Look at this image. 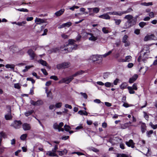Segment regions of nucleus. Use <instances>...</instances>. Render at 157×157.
<instances>
[{
	"label": "nucleus",
	"instance_id": "1",
	"mask_svg": "<svg viewBox=\"0 0 157 157\" xmlns=\"http://www.w3.org/2000/svg\"><path fill=\"white\" fill-rule=\"evenodd\" d=\"M124 18L127 19V21L125 23L124 26V29H127L135 24L136 18H134L133 17L130 15H126Z\"/></svg>",
	"mask_w": 157,
	"mask_h": 157
},
{
	"label": "nucleus",
	"instance_id": "2",
	"mask_svg": "<svg viewBox=\"0 0 157 157\" xmlns=\"http://www.w3.org/2000/svg\"><path fill=\"white\" fill-rule=\"evenodd\" d=\"M148 57L147 54H144L143 53H141L140 55V56L138 59V61L139 63L138 66L141 64V62L143 61L144 63H145L146 59H147Z\"/></svg>",
	"mask_w": 157,
	"mask_h": 157
},
{
	"label": "nucleus",
	"instance_id": "3",
	"mask_svg": "<svg viewBox=\"0 0 157 157\" xmlns=\"http://www.w3.org/2000/svg\"><path fill=\"white\" fill-rule=\"evenodd\" d=\"M70 66V63L64 62L61 63L59 64L56 66L57 68L58 69H60L61 68H67Z\"/></svg>",
	"mask_w": 157,
	"mask_h": 157
},
{
	"label": "nucleus",
	"instance_id": "4",
	"mask_svg": "<svg viewBox=\"0 0 157 157\" xmlns=\"http://www.w3.org/2000/svg\"><path fill=\"white\" fill-rule=\"evenodd\" d=\"M63 125V123L62 122H60L59 124H58L57 123H56L54 124L53 128L55 129H58V131L59 132L60 131L63 132L64 129L61 128Z\"/></svg>",
	"mask_w": 157,
	"mask_h": 157
},
{
	"label": "nucleus",
	"instance_id": "5",
	"mask_svg": "<svg viewBox=\"0 0 157 157\" xmlns=\"http://www.w3.org/2000/svg\"><path fill=\"white\" fill-rule=\"evenodd\" d=\"M88 10H89L90 13L89 15L90 16H94V13H98L100 11V8L98 7L88 8Z\"/></svg>",
	"mask_w": 157,
	"mask_h": 157
},
{
	"label": "nucleus",
	"instance_id": "6",
	"mask_svg": "<svg viewBox=\"0 0 157 157\" xmlns=\"http://www.w3.org/2000/svg\"><path fill=\"white\" fill-rule=\"evenodd\" d=\"M13 116L12 115L11 108L10 106L8 107L7 113L5 115V118L6 120H11L12 119Z\"/></svg>",
	"mask_w": 157,
	"mask_h": 157
},
{
	"label": "nucleus",
	"instance_id": "7",
	"mask_svg": "<svg viewBox=\"0 0 157 157\" xmlns=\"http://www.w3.org/2000/svg\"><path fill=\"white\" fill-rule=\"evenodd\" d=\"M22 123L20 121L15 120L13 123L11 124V126L16 129L19 128L21 126Z\"/></svg>",
	"mask_w": 157,
	"mask_h": 157
},
{
	"label": "nucleus",
	"instance_id": "8",
	"mask_svg": "<svg viewBox=\"0 0 157 157\" xmlns=\"http://www.w3.org/2000/svg\"><path fill=\"white\" fill-rule=\"evenodd\" d=\"M31 104L34 106H40L43 105V101L41 100H38L37 101H35L33 100L30 101Z\"/></svg>",
	"mask_w": 157,
	"mask_h": 157
},
{
	"label": "nucleus",
	"instance_id": "9",
	"mask_svg": "<svg viewBox=\"0 0 157 157\" xmlns=\"http://www.w3.org/2000/svg\"><path fill=\"white\" fill-rule=\"evenodd\" d=\"M128 36L126 35H124L122 38V42L125 44L124 46L125 47L128 46L130 45V43L128 41Z\"/></svg>",
	"mask_w": 157,
	"mask_h": 157
},
{
	"label": "nucleus",
	"instance_id": "10",
	"mask_svg": "<svg viewBox=\"0 0 157 157\" xmlns=\"http://www.w3.org/2000/svg\"><path fill=\"white\" fill-rule=\"evenodd\" d=\"M100 55H94L90 57V59L94 62L97 60H99L100 62H101L102 61V59L100 58Z\"/></svg>",
	"mask_w": 157,
	"mask_h": 157
},
{
	"label": "nucleus",
	"instance_id": "11",
	"mask_svg": "<svg viewBox=\"0 0 157 157\" xmlns=\"http://www.w3.org/2000/svg\"><path fill=\"white\" fill-rule=\"evenodd\" d=\"M154 35L151 34V35H147L146 36L144 39V40L145 41H147L149 40H155V38H154Z\"/></svg>",
	"mask_w": 157,
	"mask_h": 157
},
{
	"label": "nucleus",
	"instance_id": "12",
	"mask_svg": "<svg viewBox=\"0 0 157 157\" xmlns=\"http://www.w3.org/2000/svg\"><path fill=\"white\" fill-rule=\"evenodd\" d=\"M28 55L29 56L31 60H33L35 56V54L33 51L31 49L29 50L27 52Z\"/></svg>",
	"mask_w": 157,
	"mask_h": 157
},
{
	"label": "nucleus",
	"instance_id": "13",
	"mask_svg": "<svg viewBox=\"0 0 157 157\" xmlns=\"http://www.w3.org/2000/svg\"><path fill=\"white\" fill-rule=\"evenodd\" d=\"M149 47L147 45H144L143 46V49L141 51V53H143L144 54H147V53L149 52Z\"/></svg>",
	"mask_w": 157,
	"mask_h": 157
},
{
	"label": "nucleus",
	"instance_id": "14",
	"mask_svg": "<svg viewBox=\"0 0 157 157\" xmlns=\"http://www.w3.org/2000/svg\"><path fill=\"white\" fill-rule=\"evenodd\" d=\"M74 78L72 75L70 76L69 77L64 78H63V81L66 84H68Z\"/></svg>",
	"mask_w": 157,
	"mask_h": 157
},
{
	"label": "nucleus",
	"instance_id": "15",
	"mask_svg": "<svg viewBox=\"0 0 157 157\" xmlns=\"http://www.w3.org/2000/svg\"><path fill=\"white\" fill-rule=\"evenodd\" d=\"M125 144L128 147H131L132 148L134 147L135 144L132 140H130L128 141H126Z\"/></svg>",
	"mask_w": 157,
	"mask_h": 157
},
{
	"label": "nucleus",
	"instance_id": "16",
	"mask_svg": "<svg viewBox=\"0 0 157 157\" xmlns=\"http://www.w3.org/2000/svg\"><path fill=\"white\" fill-rule=\"evenodd\" d=\"M73 46V45L67 44V46H64V48L63 50L65 51L67 50V51L69 52L71 51V50L73 49L74 48Z\"/></svg>",
	"mask_w": 157,
	"mask_h": 157
},
{
	"label": "nucleus",
	"instance_id": "17",
	"mask_svg": "<svg viewBox=\"0 0 157 157\" xmlns=\"http://www.w3.org/2000/svg\"><path fill=\"white\" fill-rule=\"evenodd\" d=\"M108 14V13H104L102 15L99 16L98 17L100 18L105 19L106 20L110 19V17Z\"/></svg>",
	"mask_w": 157,
	"mask_h": 157
},
{
	"label": "nucleus",
	"instance_id": "18",
	"mask_svg": "<svg viewBox=\"0 0 157 157\" xmlns=\"http://www.w3.org/2000/svg\"><path fill=\"white\" fill-rule=\"evenodd\" d=\"M23 129L25 131L29 130L31 129V127L29 124L25 123L22 124Z\"/></svg>",
	"mask_w": 157,
	"mask_h": 157
},
{
	"label": "nucleus",
	"instance_id": "19",
	"mask_svg": "<svg viewBox=\"0 0 157 157\" xmlns=\"http://www.w3.org/2000/svg\"><path fill=\"white\" fill-rule=\"evenodd\" d=\"M138 77V75L137 74H135L132 78H129V82L132 83L135 82Z\"/></svg>",
	"mask_w": 157,
	"mask_h": 157
},
{
	"label": "nucleus",
	"instance_id": "20",
	"mask_svg": "<svg viewBox=\"0 0 157 157\" xmlns=\"http://www.w3.org/2000/svg\"><path fill=\"white\" fill-rule=\"evenodd\" d=\"M85 72V71H78L76 72L75 74L73 75H72V77L74 78V77H75L78 75H82L83 73Z\"/></svg>",
	"mask_w": 157,
	"mask_h": 157
},
{
	"label": "nucleus",
	"instance_id": "21",
	"mask_svg": "<svg viewBox=\"0 0 157 157\" xmlns=\"http://www.w3.org/2000/svg\"><path fill=\"white\" fill-rule=\"evenodd\" d=\"M46 155L52 157L58 156V155L56 153L52 152L51 151H47L46 153Z\"/></svg>",
	"mask_w": 157,
	"mask_h": 157
},
{
	"label": "nucleus",
	"instance_id": "22",
	"mask_svg": "<svg viewBox=\"0 0 157 157\" xmlns=\"http://www.w3.org/2000/svg\"><path fill=\"white\" fill-rule=\"evenodd\" d=\"M64 11L65 10L64 9H61L59 11L56 12L55 13V14L57 17L63 14Z\"/></svg>",
	"mask_w": 157,
	"mask_h": 157
},
{
	"label": "nucleus",
	"instance_id": "23",
	"mask_svg": "<svg viewBox=\"0 0 157 157\" xmlns=\"http://www.w3.org/2000/svg\"><path fill=\"white\" fill-rule=\"evenodd\" d=\"M131 124V122H128L125 123L123 124H121V128L123 129H125L129 126Z\"/></svg>",
	"mask_w": 157,
	"mask_h": 157
},
{
	"label": "nucleus",
	"instance_id": "24",
	"mask_svg": "<svg viewBox=\"0 0 157 157\" xmlns=\"http://www.w3.org/2000/svg\"><path fill=\"white\" fill-rule=\"evenodd\" d=\"M146 125L145 123H142L141 125V130L143 133H144L146 130Z\"/></svg>",
	"mask_w": 157,
	"mask_h": 157
},
{
	"label": "nucleus",
	"instance_id": "25",
	"mask_svg": "<svg viewBox=\"0 0 157 157\" xmlns=\"http://www.w3.org/2000/svg\"><path fill=\"white\" fill-rule=\"evenodd\" d=\"M5 67L7 68H10L12 70H14L15 65L13 64H7L6 65Z\"/></svg>",
	"mask_w": 157,
	"mask_h": 157
},
{
	"label": "nucleus",
	"instance_id": "26",
	"mask_svg": "<svg viewBox=\"0 0 157 157\" xmlns=\"http://www.w3.org/2000/svg\"><path fill=\"white\" fill-rule=\"evenodd\" d=\"M35 21L36 23V24H40L41 23H44V21L40 18H36L35 20Z\"/></svg>",
	"mask_w": 157,
	"mask_h": 157
},
{
	"label": "nucleus",
	"instance_id": "27",
	"mask_svg": "<svg viewBox=\"0 0 157 157\" xmlns=\"http://www.w3.org/2000/svg\"><path fill=\"white\" fill-rule=\"evenodd\" d=\"M48 89L47 88L46 90V92L47 94V97L48 98H50L51 99L53 98V96L52 93L51 91H49V92H47Z\"/></svg>",
	"mask_w": 157,
	"mask_h": 157
},
{
	"label": "nucleus",
	"instance_id": "28",
	"mask_svg": "<svg viewBox=\"0 0 157 157\" xmlns=\"http://www.w3.org/2000/svg\"><path fill=\"white\" fill-rule=\"evenodd\" d=\"M39 62L43 66L48 67V66L47 63L45 61L43 60L42 59H40L39 60Z\"/></svg>",
	"mask_w": 157,
	"mask_h": 157
},
{
	"label": "nucleus",
	"instance_id": "29",
	"mask_svg": "<svg viewBox=\"0 0 157 157\" xmlns=\"http://www.w3.org/2000/svg\"><path fill=\"white\" fill-rule=\"evenodd\" d=\"M140 5L142 6H151L153 5V3L152 2H142L140 3Z\"/></svg>",
	"mask_w": 157,
	"mask_h": 157
},
{
	"label": "nucleus",
	"instance_id": "30",
	"mask_svg": "<svg viewBox=\"0 0 157 157\" xmlns=\"http://www.w3.org/2000/svg\"><path fill=\"white\" fill-rule=\"evenodd\" d=\"M112 50L109 51L108 53H106L104 55H100V56H100L101 59H102V58L103 57H105L107 56L110 54L112 53Z\"/></svg>",
	"mask_w": 157,
	"mask_h": 157
},
{
	"label": "nucleus",
	"instance_id": "31",
	"mask_svg": "<svg viewBox=\"0 0 157 157\" xmlns=\"http://www.w3.org/2000/svg\"><path fill=\"white\" fill-rule=\"evenodd\" d=\"M104 85L105 86L107 87H113V85L112 83L108 82L105 83L104 84Z\"/></svg>",
	"mask_w": 157,
	"mask_h": 157
},
{
	"label": "nucleus",
	"instance_id": "32",
	"mask_svg": "<svg viewBox=\"0 0 157 157\" xmlns=\"http://www.w3.org/2000/svg\"><path fill=\"white\" fill-rule=\"evenodd\" d=\"M128 89L129 90V92L130 94H133L135 93V91L133 90L131 86H128Z\"/></svg>",
	"mask_w": 157,
	"mask_h": 157
},
{
	"label": "nucleus",
	"instance_id": "33",
	"mask_svg": "<svg viewBox=\"0 0 157 157\" xmlns=\"http://www.w3.org/2000/svg\"><path fill=\"white\" fill-rule=\"evenodd\" d=\"M117 157H128V155L125 154L119 153L117 154Z\"/></svg>",
	"mask_w": 157,
	"mask_h": 157
},
{
	"label": "nucleus",
	"instance_id": "34",
	"mask_svg": "<svg viewBox=\"0 0 157 157\" xmlns=\"http://www.w3.org/2000/svg\"><path fill=\"white\" fill-rule=\"evenodd\" d=\"M78 113L81 115L87 116L88 115V113L86 111L83 112L82 110H80L78 111Z\"/></svg>",
	"mask_w": 157,
	"mask_h": 157
},
{
	"label": "nucleus",
	"instance_id": "35",
	"mask_svg": "<svg viewBox=\"0 0 157 157\" xmlns=\"http://www.w3.org/2000/svg\"><path fill=\"white\" fill-rule=\"evenodd\" d=\"M34 112L33 110H31L30 111H27L26 112H25V114L26 117H28L31 114Z\"/></svg>",
	"mask_w": 157,
	"mask_h": 157
},
{
	"label": "nucleus",
	"instance_id": "36",
	"mask_svg": "<svg viewBox=\"0 0 157 157\" xmlns=\"http://www.w3.org/2000/svg\"><path fill=\"white\" fill-rule=\"evenodd\" d=\"M98 39L97 36H91L89 38V40L92 41H95Z\"/></svg>",
	"mask_w": 157,
	"mask_h": 157
},
{
	"label": "nucleus",
	"instance_id": "37",
	"mask_svg": "<svg viewBox=\"0 0 157 157\" xmlns=\"http://www.w3.org/2000/svg\"><path fill=\"white\" fill-rule=\"evenodd\" d=\"M65 130L67 132L69 131V130L71 129V127L68 125L65 124L64 126Z\"/></svg>",
	"mask_w": 157,
	"mask_h": 157
},
{
	"label": "nucleus",
	"instance_id": "38",
	"mask_svg": "<svg viewBox=\"0 0 157 157\" xmlns=\"http://www.w3.org/2000/svg\"><path fill=\"white\" fill-rule=\"evenodd\" d=\"M127 86V84L126 83H123L121 85L120 88L122 89H124L126 88Z\"/></svg>",
	"mask_w": 157,
	"mask_h": 157
},
{
	"label": "nucleus",
	"instance_id": "39",
	"mask_svg": "<svg viewBox=\"0 0 157 157\" xmlns=\"http://www.w3.org/2000/svg\"><path fill=\"white\" fill-rule=\"evenodd\" d=\"M27 134H23L20 137V139L22 140H25L27 137Z\"/></svg>",
	"mask_w": 157,
	"mask_h": 157
},
{
	"label": "nucleus",
	"instance_id": "40",
	"mask_svg": "<svg viewBox=\"0 0 157 157\" xmlns=\"http://www.w3.org/2000/svg\"><path fill=\"white\" fill-rule=\"evenodd\" d=\"M64 27H69L71 25L72 23L71 22H68L63 24Z\"/></svg>",
	"mask_w": 157,
	"mask_h": 157
},
{
	"label": "nucleus",
	"instance_id": "41",
	"mask_svg": "<svg viewBox=\"0 0 157 157\" xmlns=\"http://www.w3.org/2000/svg\"><path fill=\"white\" fill-rule=\"evenodd\" d=\"M62 103L61 102H58L55 104V106L57 108H59L62 106Z\"/></svg>",
	"mask_w": 157,
	"mask_h": 157
},
{
	"label": "nucleus",
	"instance_id": "42",
	"mask_svg": "<svg viewBox=\"0 0 157 157\" xmlns=\"http://www.w3.org/2000/svg\"><path fill=\"white\" fill-rule=\"evenodd\" d=\"M132 57L130 56H127L125 57V59L126 62H129L131 60Z\"/></svg>",
	"mask_w": 157,
	"mask_h": 157
},
{
	"label": "nucleus",
	"instance_id": "43",
	"mask_svg": "<svg viewBox=\"0 0 157 157\" xmlns=\"http://www.w3.org/2000/svg\"><path fill=\"white\" fill-rule=\"evenodd\" d=\"M153 133V131L152 130H150L149 131H148L147 132V136L148 137H151V135Z\"/></svg>",
	"mask_w": 157,
	"mask_h": 157
},
{
	"label": "nucleus",
	"instance_id": "44",
	"mask_svg": "<svg viewBox=\"0 0 157 157\" xmlns=\"http://www.w3.org/2000/svg\"><path fill=\"white\" fill-rule=\"evenodd\" d=\"M16 10L18 11L21 12H28L29 11V10L26 9L22 8L16 9Z\"/></svg>",
	"mask_w": 157,
	"mask_h": 157
},
{
	"label": "nucleus",
	"instance_id": "45",
	"mask_svg": "<svg viewBox=\"0 0 157 157\" xmlns=\"http://www.w3.org/2000/svg\"><path fill=\"white\" fill-rule=\"evenodd\" d=\"M0 134L1 136L2 137L4 138H7V135L5 132H0Z\"/></svg>",
	"mask_w": 157,
	"mask_h": 157
},
{
	"label": "nucleus",
	"instance_id": "46",
	"mask_svg": "<svg viewBox=\"0 0 157 157\" xmlns=\"http://www.w3.org/2000/svg\"><path fill=\"white\" fill-rule=\"evenodd\" d=\"M114 20L116 24L117 25H119L121 21L120 19H114Z\"/></svg>",
	"mask_w": 157,
	"mask_h": 157
},
{
	"label": "nucleus",
	"instance_id": "47",
	"mask_svg": "<svg viewBox=\"0 0 157 157\" xmlns=\"http://www.w3.org/2000/svg\"><path fill=\"white\" fill-rule=\"evenodd\" d=\"M149 125L153 129H155L157 128V124L154 125L151 122L149 123Z\"/></svg>",
	"mask_w": 157,
	"mask_h": 157
},
{
	"label": "nucleus",
	"instance_id": "48",
	"mask_svg": "<svg viewBox=\"0 0 157 157\" xmlns=\"http://www.w3.org/2000/svg\"><path fill=\"white\" fill-rule=\"evenodd\" d=\"M57 151L59 152V155H63L64 153L66 154L67 153V151L66 150H65L63 151Z\"/></svg>",
	"mask_w": 157,
	"mask_h": 157
},
{
	"label": "nucleus",
	"instance_id": "49",
	"mask_svg": "<svg viewBox=\"0 0 157 157\" xmlns=\"http://www.w3.org/2000/svg\"><path fill=\"white\" fill-rule=\"evenodd\" d=\"M147 24L146 23L143 22H140L139 23V26L141 28H143Z\"/></svg>",
	"mask_w": 157,
	"mask_h": 157
},
{
	"label": "nucleus",
	"instance_id": "50",
	"mask_svg": "<svg viewBox=\"0 0 157 157\" xmlns=\"http://www.w3.org/2000/svg\"><path fill=\"white\" fill-rule=\"evenodd\" d=\"M133 11V10L131 8H128L126 10L124 11L125 14L127 13L131 12Z\"/></svg>",
	"mask_w": 157,
	"mask_h": 157
},
{
	"label": "nucleus",
	"instance_id": "51",
	"mask_svg": "<svg viewBox=\"0 0 157 157\" xmlns=\"http://www.w3.org/2000/svg\"><path fill=\"white\" fill-rule=\"evenodd\" d=\"M102 31L104 33H107L109 32L108 30H107L106 28L105 27H103L102 28Z\"/></svg>",
	"mask_w": 157,
	"mask_h": 157
},
{
	"label": "nucleus",
	"instance_id": "52",
	"mask_svg": "<svg viewBox=\"0 0 157 157\" xmlns=\"http://www.w3.org/2000/svg\"><path fill=\"white\" fill-rule=\"evenodd\" d=\"M108 13L109 15H118V12L113 11L112 12H109Z\"/></svg>",
	"mask_w": 157,
	"mask_h": 157
},
{
	"label": "nucleus",
	"instance_id": "53",
	"mask_svg": "<svg viewBox=\"0 0 157 157\" xmlns=\"http://www.w3.org/2000/svg\"><path fill=\"white\" fill-rule=\"evenodd\" d=\"M80 94L84 98L86 99H87L88 96L86 93L81 92Z\"/></svg>",
	"mask_w": 157,
	"mask_h": 157
},
{
	"label": "nucleus",
	"instance_id": "54",
	"mask_svg": "<svg viewBox=\"0 0 157 157\" xmlns=\"http://www.w3.org/2000/svg\"><path fill=\"white\" fill-rule=\"evenodd\" d=\"M50 78L51 79H53L55 81H57L58 80V78L57 76H50Z\"/></svg>",
	"mask_w": 157,
	"mask_h": 157
},
{
	"label": "nucleus",
	"instance_id": "55",
	"mask_svg": "<svg viewBox=\"0 0 157 157\" xmlns=\"http://www.w3.org/2000/svg\"><path fill=\"white\" fill-rule=\"evenodd\" d=\"M26 23L25 21H23L21 22H17V25L19 26H22L23 24H25Z\"/></svg>",
	"mask_w": 157,
	"mask_h": 157
},
{
	"label": "nucleus",
	"instance_id": "56",
	"mask_svg": "<svg viewBox=\"0 0 157 157\" xmlns=\"http://www.w3.org/2000/svg\"><path fill=\"white\" fill-rule=\"evenodd\" d=\"M14 88H17V89H19L20 87H21V86L20 85V84L19 83H15L14 84Z\"/></svg>",
	"mask_w": 157,
	"mask_h": 157
},
{
	"label": "nucleus",
	"instance_id": "57",
	"mask_svg": "<svg viewBox=\"0 0 157 157\" xmlns=\"http://www.w3.org/2000/svg\"><path fill=\"white\" fill-rule=\"evenodd\" d=\"M41 71L45 75H48V73L47 72L46 70L45 69H41Z\"/></svg>",
	"mask_w": 157,
	"mask_h": 157
},
{
	"label": "nucleus",
	"instance_id": "58",
	"mask_svg": "<svg viewBox=\"0 0 157 157\" xmlns=\"http://www.w3.org/2000/svg\"><path fill=\"white\" fill-rule=\"evenodd\" d=\"M27 80L30 81H31L33 84H34L35 82V81L32 78H27Z\"/></svg>",
	"mask_w": 157,
	"mask_h": 157
},
{
	"label": "nucleus",
	"instance_id": "59",
	"mask_svg": "<svg viewBox=\"0 0 157 157\" xmlns=\"http://www.w3.org/2000/svg\"><path fill=\"white\" fill-rule=\"evenodd\" d=\"M132 87L133 89L135 90H137V84L136 83H135L133 84Z\"/></svg>",
	"mask_w": 157,
	"mask_h": 157
},
{
	"label": "nucleus",
	"instance_id": "60",
	"mask_svg": "<svg viewBox=\"0 0 157 157\" xmlns=\"http://www.w3.org/2000/svg\"><path fill=\"white\" fill-rule=\"evenodd\" d=\"M59 50V48H52V51L53 52H56Z\"/></svg>",
	"mask_w": 157,
	"mask_h": 157
},
{
	"label": "nucleus",
	"instance_id": "61",
	"mask_svg": "<svg viewBox=\"0 0 157 157\" xmlns=\"http://www.w3.org/2000/svg\"><path fill=\"white\" fill-rule=\"evenodd\" d=\"M61 36L62 38L64 39H68V36L64 34H62Z\"/></svg>",
	"mask_w": 157,
	"mask_h": 157
},
{
	"label": "nucleus",
	"instance_id": "62",
	"mask_svg": "<svg viewBox=\"0 0 157 157\" xmlns=\"http://www.w3.org/2000/svg\"><path fill=\"white\" fill-rule=\"evenodd\" d=\"M144 118L147 120H148V119L149 118V117L148 115L147 114V113L146 112H144Z\"/></svg>",
	"mask_w": 157,
	"mask_h": 157
},
{
	"label": "nucleus",
	"instance_id": "63",
	"mask_svg": "<svg viewBox=\"0 0 157 157\" xmlns=\"http://www.w3.org/2000/svg\"><path fill=\"white\" fill-rule=\"evenodd\" d=\"M69 43L68 44L72 45L74 43V40L72 39H69L68 40Z\"/></svg>",
	"mask_w": 157,
	"mask_h": 157
},
{
	"label": "nucleus",
	"instance_id": "64",
	"mask_svg": "<svg viewBox=\"0 0 157 157\" xmlns=\"http://www.w3.org/2000/svg\"><path fill=\"white\" fill-rule=\"evenodd\" d=\"M134 33L138 35L140 33V30L139 29H136L134 31Z\"/></svg>",
	"mask_w": 157,
	"mask_h": 157
}]
</instances>
